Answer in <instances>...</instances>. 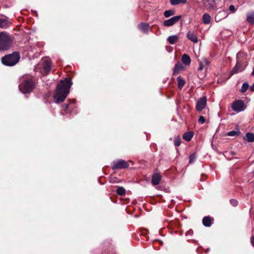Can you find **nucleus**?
I'll list each match as a JSON object with an SVG mask.
<instances>
[{"mask_svg": "<svg viewBox=\"0 0 254 254\" xmlns=\"http://www.w3.org/2000/svg\"><path fill=\"white\" fill-rule=\"evenodd\" d=\"M72 85L70 79L65 78L61 80L57 85L56 89L54 95L55 103L59 104L64 101L68 94L69 89Z\"/></svg>", "mask_w": 254, "mask_h": 254, "instance_id": "1", "label": "nucleus"}, {"mask_svg": "<svg viewBox=\"0 0 254 254\" xmlns=\"http://www.w3.org/2000/svg\"><path fill=\"white\" fill-rule=\"evenodd\" d=\"M20 58L19 53L15 52L2 58L1 62L6 66H11L15 65L19 62Z\"/></svg>", "mask_w": 254, "mask_h": 254, "instance_id": "2", "label": "nucleus"}, {"mask_svg": "<svg viewBox=\"0 0 254 254\" xmlns=\"http://www.w3.org/2000/svg\"><path fill=\"white\" fill-rule=\"evenodd\" d=\"M35 87V82L31 78H27L19 84V89L23 93L31 92Z\"/></svg>", "mask_w": 254, "mask_h": 254, "instance_id": "3", "label": "nucleus"}, {"mask_svg": "<svg viewBox=\"0 0 254 254\" xmlns=\"http://www.w3.org/2000/svg\"><path fill=\"white\" fill-rule=\"evenodd\" d=\"M11 44V40L9 35L4 32L0 33V51L7 50Z\"/></svg>", "mask_w": 254, "mask_h": 254, "instance_id": "4", "label": "nucleus"}, {"mask_svg": "<svg viewBox=\"0 0 254 254\" xmlns=\"http://www.w3.org/2000/svg\"><path fill=\"white\" fill-rule=\"evenodd\" d=\"M232 108L233 111L237 112H240L245 110V104L243 101L238 100L233 103Z\"/></svg>", "mask_w": 254, "mask_h": 254, "instance_id": "5", "label": "nucleus"}, {"mask_svg": "<svg viewBox=\"0 0 254 254\" xmlns=\"http://www.w3.org/2000/svg\"><path fill=\"white\" fill-rule=\"evenodd\" d=\"M182 17L181 15H177L173 16L167 20L164 21L163 25L166 27H170L173 26L175 24L179 22Z\"/></svg>", "mask_w": 254, "mask_h": 254, "instance_id": "6", "label": "nucleus"}, {"mask_svg": "<svg viewBox=\"0 0 254 254\" xmlns=\"http://www.w3.org/2000/svg\"><path fill=\"white\" fill-rule=\"evenodd\" d=\"M129 167V165L127 162L126 161L120 159L116 162H114L113 165V169H125Z\"/></svg>", "mask_w": 254, "mask_h": 254, "instance_id": "7", "label": "nucleus"}, {"mask_svg": "<svg viewBox=\"0 0 254 254\" xmlns=\"http://www.w3.org/2000/svg\"><path fill=\"white\" fill-rule=\"evenodd\" d=\"M207 98L206 96H203L199 99L196 104V110L198 112H201L206 106Z\"/></svg>", "mask_w": 254, "mask_h": 254, "instance_id": "8", "label": "nucleus"}, {"mask_svg": "<svg viewBox=\"0 0 254 254\" xmlns=\"http://www.w3.org/2000/svg\"><path fill=\"white\" fill-rule=\"evenodd\" d=\"M245 68L243 67L242 64L240 62H237L235 66L233 68L230 72L231 75L241 72L244 70Z\"/></svg>", "mask_w": 254, "mask_h": 254, "instance_id": "9", "label": "nucleus"}, {"mask_svg": "<svg viewBox=\"0 0 254 254\" xmlns=\"http://www.w3.org/2000/svg\"><path fill=\"white\" fill-rule=\"evenodd\" d=\"M228 15V13L226 10H223L218 12L215 16V19L216 22H219L221 20L227 17Z\"/></svg>", "mask_w": 254, "mask_h": 254, "instance_id": "10", "label": "nucleus"}, {"mask_svg": "<svg viewBox=\"0 0 254 254\" xmlns=\"http://www.w3.org/2000/svg\"><path fill=\"white\" fill-rule=\"evenodd\" d=\"M43 68L46 73H49L51 71V62L49 59L44 60Z\"/></svg>", "mask_w": 254, "mask_h": 254, "instance_id": "11", "label": "nucleus"}, {"mask_svg": "<svg viewBox=\"0 0 254 254\" xmlns=\"http://www.w3.org/2000/svg\"><path fill=\"white\" fill-rule=\"evenodd\" d=\"M161 179V176L159 173H155L152 177V184L154 186L159 184Z\"/></svg>", "mask_w": 254, "mask_h": 254, "instance_id": "12", "label": "nucleus"}, {"mask_svg": "<svg viewBox=\"0 0 254 254\" xmlns=\"http://www.w3.org/2000/svg\"><path fill=\"white\" fill-rule=\"evenodd\" d=\"M138 27L141 31L145 33H147L149 29H151V27L149 26V25L146 23H140L138 24Z\"/></svg>", "mask_w": 254, "mask_h": 254, "instance_id": "13", "label": "nucleus"}, {"mask_svg": "<svg viewBox=\"0 0 254 254\" xmlns=\"http://www.w3.org/2000/svg\"><path fill=\"white\" fill-rule=\"evenodd\" d=\"M187 37L190 40L194 43L198 42V38L193 32L189 31L187 34Z\"/></svg>", "mask_w": 254, "mask_h": 254, "instance_id": "14", "label": "nucleus"}, {"mask_svg": "<svg viewBox=\"0 0 254 254\" xmlns=\"http://www.w3.org/2000/svg\"><path fill=\"white\" fill-rule=\"evenodd\" d=\"M247 21L250 24H254V11H252L247 14Z\"/></svg>", "mask_w": 254, "mask_h": 254, "instance_id": "15", "label": "nucleus"}, {"mask_svg": "<svg viewBox=\"0 0 254 254\" xmlns=\"http://www.w3.org/2000/svg\"><path fill=\"white\" fill-rule=\"evenodd\" d=\"M183 69V66L182 65V64L180 63H177L174 68H173V75H175L178 74L180 70Z\"/></svg>", "mask_w": 254, "mask_h": 254, "instance_id": "16", "label": "nucleus"}, {"mask_svg": "<svg viewBox=\"0 0 254 254\" xmlns=\"http://www.w3.org/2000/svg\"><path fill=\"white\" fill-rule=\"evenodd\" d=\"M182 62L184 64L189 65L190 64L191 60L188 55L184 54L182 57Z\"/></svg>", "mask_w": 254, "mask_h": 254, "instance_id": "17", "label": "nucleus"}, {"mask_svg": "<svg viewBox=\"0 0 254 254\" xmlns=\"http://www.w3.org/2000/svg\"><path fill=\"white\" fill-rule=\"evenodd\" d=\"M202 223L205 227H210L212 224V219L209 216H205L202 219Z\"/></svg>", "mask_w": 254, "mask_h": 254, "instance_id": "18", "label": "nucleus"}, {"mask_svg": "<svg viewBox=\"0 0 254 254\" xmlns=\"http://www.w3.org/2000/svg\"><path fill=\"white\" fill-rule=\"evenodd\" d=\"M244 139L248 142L254 141V134L251 132H248L244 137Z\"/></svg>", "mask_w": 254, "mask_h": 254, "instance_id": "19", "label": "nucleus"}, {"mask_svg": "<svg viewBox=\"0 0 254 254\" xmlns=\"http://www.w3.org/2000/svg\"><path fill=\"white\" fill-rule=\"evenodd\" d=\"M9 25V22L7 19L0 18V28H6Z\"/></svg>", "mask_w": 254, "mask_h": 254, "instance_id": "20", "label": "nucleus"}, {"mask_svg": "<svg viewBox=\"0 0 254 254\" xmlns=\"http://www.w3.org/2000/svg\"><path fill=\"white\" fill-rule=\"evenodd\" d=\"M193 135V134L192 132H186L183 134V138L185 140L189 141L192 138Z\"/></svg>", "mask_w": 254, "mask_h": 254, "instance_id": "21", "label": "nucleus"}, {"mask_svg": "<svg viewBox=\"0 0 254 254\" xmlns=\"http://www.w3.org/2000/svg\"><path fill=\"white\" fill-rule=\"evenodd\" d=\"M179 39V37L177 35H173L168 38V41L171 44H174L177 43Z\"/></svg>", "mask_w": 254, "mask_h": 254, "instance_id": "22", "label": "nucleus"}, {"mask_svg": "<svg viewBox=\"0 0 254 254\" xmlns=\"http://www.w3.org/2000/svg\"><path fill=\"white\" fill-rule=\"evenodd\" d=\"M211 17L208 13H204L202 16V21L205 24H208L210 23Z\"/></svg>", "mask_w": 254, "mask_h": 254, "instance_id": "23", "label": "nucleus"}, {"mask_svg": "<svg viewBox=\"0 0 254 254\" xmlns=\"http://www.w3.org/2000/svg\"><path fill=\"white\" fill-rule=\"evenodd\" d=\"M178 86L179 88L182 89L185 83V80L180 76L177 77Z\"/></svg>", "mask_w": 254, "mask_h": 254, "instance_id": "24", "label": "nucleus"}, {"mask_svg": "<svg viewBox=\"0 0 254 254\" xmlns=\"http://www.w3.org/2000/svg\"><path fill=\"white\" fill-rule=\"evenodd\" d=\"M170 2L172 5H176L181 3L185 4L187 3V0H170Z\"/></svg>", "mask_w": 254, "mask_h": 254, "instance_id": "25", "label": "nucleus"}, {"mask_svg": "<svg viewBox=\"0 0 254 254\" xmlns=\"http://www.w3.org/2000/svg\"><path fill=\"white\" fill-rule=\"evenodd\" d=\"M175 14V11L172 9L167 10L164 11V15L166 18H168Z\"/></svg>", "mask_w": 254, "mask_h": 254, "instance_id": "26", "label": "nucleus"}, {"mask_svg": "<svg viewBox=\"0 0 254 254\" xmlns=\"http://www.w3.org/2000/svg\"><path fill=\"white\" fill-rule=\"evenodd\" d=\"M202 3L207 8L213 7V4L211 3L209 0H202Z\"/></svg>", "mask_w": 254, "mask_h": 254, "instance_id": "27", "label": "nucleus"}, {"mask_svg": "<svg viewBox=\"0 0 254 254\" xmlns=\"http://www.w3.org/2000/svg\"><path fill=\"white\" fill-rule=\"evenodd\" d=\"M116 192L120 195H124L126 193V190L123 187H120L118 188Z\"/></svg>", "mask_w": 254, "mask_h": 254, "instance_id": "28", "label": "nucleus"}, {"mask_svg": "<svg viewBox=\"0 0 254 254\" xmlns=\"http://www.w3.org/2000/svg\"><path fill=\"white\" fill-rule=\"evenodd\" d=\"M241 133L240 130H232L227 133V135L230 136H238Z\"/></svg>", "mask_w": 254, "mask_h": 254, "instance_id": "29", "label": "nucleus"}, {"mask_svg": "<svg viewBox=\"0 0 254 254\" xmlns=\"http://www.w3.org/2000/svg\"><path fill=\"white\" fill-rule=\"evenodd\" d=\"M249 84L247 82H245L242 84L241 89V92L242 93H245L247 91L249 88Z\"/></svg>", "mask_w": 254, "mask_h": 254, "instance_id": "30", "label": "nucleus"}, {"mask_svg": "<svg viewBox=\"0 0 254 254\" xmlns=\"http://www.w3.org/2000/svg\"><path fill=\"white\" fill-rule=\"evenodd\" d=\"M174 144L176 146H179L181 144V139L179 136H175L174 139Z\"/></svg>", "mask_w": 254, "mask_h": 254, "instance_id": "31", "label": "nucleus"}, {"mask_svg": "<svg viewBox=\"0 0 254 254\" xmlns=\"http://www.w3.org/2000/svg\"><path fill=\"white\" fill-rule=\"evenodd\" d=\"M196 156L195 153L191 154L190 156V160H189L190 163V164L193 163L196 160Z\"/></svg>", "mask_w": 254, "mask_h": 254, "instance_id": "32", "label": "nucleus"}, {"mask_svg": "<svg viewBox=\"0 0 254 254\" xmlns=\"http://www.w3.org/2000/svg\"><path fill=\"white\" fill-rule=\"evenodd\" d=\"M230 202L233 206H236L238 203L237 200L234 199H230Z\"/></svg>", "mask_w": 254, "mask_h": 254, "instance_id": "33", "label": "nucleus"}, {"mask_svg": "<svg viewBox=\"0 0 254 254\" xmlns=\"http://www.w3.org/2000/svg\"><path fill=\"white\" fill-rule=\"evenodd\" d=\"M201 63L204 65V66H207L210 63V62L206 58H203L202 59V62Z\"/></svg>", "mask_w": 254, "mask_h": 254, "instance_id": "34", "label": "nucleus"}, {"mask_svg": "<svg viewBox=\"0 0 254 254\" xmlns=\"http://www.w3.org/2000/svg\"><path fill=\"white\" fill-rule=\"evenodd\" d=\"M198 122L199 123H200L201 124H204L205 123V118L203 116H200L199 117Z\"/></svg>", "mask_w": 254, "mask_h": 254, "instance_id": "35", "label": "nucleus"}, {"mask_svg": "<svg viewBox=\"0 0 254 254\" xmlns=\"http://www.w3.org/2000/svg\"><path fill=\"white\" fill-rule=\"evenodd\" d=\"M229 9L233 13H234L236 11V8L233 5H230L229 7Z\"/></svg>", "mask_w": 254, "mask_h": 254, "instance_id": "36", "label": "nucleus"}, {"mask_svg": "<svg viewBox=\"0 0 254 254\" xmlns=\"http://www.w3.org/2000/svg\"><path fill=\"white\" fill-rule=\"evenodd\" d=\"M68 107H69L68 104H64V105H62V110L64 111L67 110V109L68 108Z\"/></svg>", "mask_w": 254, "mask_h": 254, "instance_id": "37", "label": "nucleus"}, {"mask_svg": "<svg viewBox=\"0 0 254 254\" xmlns=\"http://www.w3.org/2000/svg\"><path fill=\"white\" fill-rule=\"evenodd\" d=\"M203 67H204V65L202 64V63H201V62L199 63V67L198 68V70L199 71H201L203 69Z\"/></svg>", "mask_w": 254, "mask_h": 254, "instance_id": "38", "label": "nucleus"}, {"mask_svg": "<svg viewBox=\"0 0 254 254\" xmlns=\"http://www.w3.org/2000/svg\"><path fill=\"white\" fill-rule=\"evenodd\" d=\"M192 234H193V231L192 230H190L186 232V236L192 235Z\"/></svg>", "mask_w": 254, "mask_h": 254, "instance_id": "39", "label": "nucleus"}, {"mask_svg": "<svg viewBox=\"0 0 254 254\" xmlns=\"http://www.w3.org/2000/svg\"><path fill=\"white\" fill-rule=\"evenodd\" d=\"M251 243L252 245L254 247V236H253L251 238Z\"/></svg>", "mask_w": 254, "mask_h": 254, "instance_id": "40", "label": "nucleus"}, {"mask_svg": "<svg viewBox=\"0 0 254 254\" xmlns=\"http://www.w3.org/2000/svg\"><path fill=\"white\" fill-rule=\"evenodd\" d=\"M250 90L251 91L254 92V83H253V84L252 86H251Z\"/></svg>", "mask_w": 254, "mask_h": 254, "instance_id": "41", "label": "nucleus"}, {"mask_svg": "<svg viewBox=\"0 0 254 254\" xmlns=\"http://www.w3.org/2000/svg\"><path fill=\"white\" fill-rule=\"evenodd\" d=\"M252 75L254 76V68H253V72L252 73Z\"/></svg>", "mask_w": 254, "mask_h": 254, "instance_id": "42", "label": "nucleus"}, {"mask_svg": "<svg viewBox=\"0 0 254 254\" xmlns=\"http://www.w3.org/2000/svg\"><path fill=\"white\" fill-rule=\"evenodd\" d=\"M253 175H254V172H253Z\"/></svg>", "mask_w": 254, "mask_h": 254, "instance_id": "43", "label": "nucleus"}]
</instances>
